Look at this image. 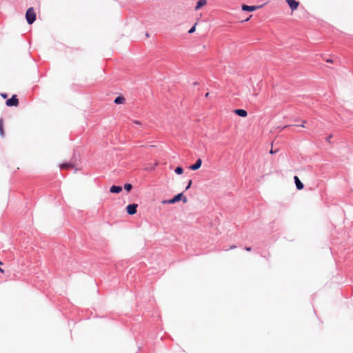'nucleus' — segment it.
<instances>
[{
    "mask_svg": "<svg viewBox=\"0 0 353 353\" xmlns=\"http://www.w3.org/2000/svg\"><path fill=\"white\" fill-rule=\"evenodd\" d=\"M137 208L138 205L137 203H130L125 207L126 213L129 215H134L137 212Z\"/></svg>",
    "mask_w": 353,
    "mask_h": 353,
    "instance_id": "nucleus-6",
    "label": "nucleus"
},
{
    "mask_svg": "<svg viewBox=\"0 0 353 353\" xmlns=\"http://www.w3.org/2000/svg\"><path fill=\"white\" fill-rule=\"evenodd\" d=\"M138 349H139V350H141V347L140 346H138Z\"/></svg>",
    "mask_w": 353,
    "mask_h": 353,
    "instance_id": "nucleus-31",
    "label": "nucleus"
},
{
    "mask_svg": "<svg viewBox=\"0 0 353 353\" xmlns=\"http://www.w3.org/2000/svg\"><path fill=\"white\" fill-rule=\"evenodd\" d=\"M233 112L236 115L243 118H245L248 116V112L245 109L242 108H236L233 110Z\"/></svg>",
    "mask_w": 353,
    "mask_h": 353,
    "instance_id": "nucleus-9",
    "label": "nucleus"
},
{
    "mask_svg": "<svg viewBox=\"0 0 353 353\" xmlns=\"http://www.w3.org/2000/svg\"><path fill=\"white\" fill-rule=\"evenodd\" d=\"M332 134H330L328 137H327V138H326L327 141L330 142V139L332 138Z\"/></svg>",
    "mask_w": 353,
    "mask_h": 353,
    "instance_id": "nucleus-23",
    "label": "nucleus"
},
{
    "mask_svg": "<svg viewBox=\"0 0 353 353\" xmlns=\"http://www.w3.org/2000/svg\"><path fill=\"white\" fill-rule=\"evenodd\" d=\"M183 172H184V169L181 165H178L174 169V172L178 175L182 174L183 173Z\"/></svg>",
    "mask_w": 353,
    "mask_h": 353,
    "instance_id": "nucleus-15",
    "label": "nucleus"
},
{
    "mask_svg": "<svg viewBox=\"0 0 353 353\" xmlns=\"http://www.w3.org/2000/svg\"><path fill=\"white\" fill-rule=\"evenodd\" d=\"M243 249L247 252H250L252 250V247L245 246Z\"/></svg>",
    "mask_w": 353,
    "mask_h": 353,
    "instance_id": "nucleus-22",
    "label": "nucleus"
},
{
    "mask_svg": "<svg viewBox=\"0 0 353 353\" xmlns=\"http://www.w3.org/2000/svg\"><path fill=\"white\" fill-rule=\"evenodd\" d=\"M192 85H193L194 86H196V85H199V83H198L197 81H195V82H194V83H192Z\"/></svg>",
    "mask_w": 353,
    "mask_h": 353,
    "instance_id": "nucleus-26",
    "label": "nucleus"
},
{
    "mask_svg": "<svg viewBox=\"0 0 353 353\" xmlns=\"http://www.w3.org/2000/svg\"><path fill=\"white\" fill-rule=\"evenodd\" d=\"M294 181L296 185V188L298 190H301L304 188V185L303 182L300 180L298 176H294Z\"/></svg>",
    "mask_w": 353,
    "mask_h": 353,
    "instance_id": "nucleus-10",
    "label": "nucleus"
},
{
    "mask_svg": "<svg viewBox=\"0 0 353 353\" xmlns=\"http://www.w3.org/2000/svg\"><path fill=\"white\" fill-rule=\"evenodd\" d=\"M77 165V159L75 157V155L74 154L69 161H65L61 163L59 168L61 170H69L72 168H75V170H77V169L76 168Z\"/></svg>",
    "mask_w": 353,
    "mask_h": 353,
    "instance_id": "nucleus-2",
    "label": "nucleus"
},
{
    "mask_svg": "<svg viewBox=\"0 0 353 353\" xmlns=\"http://www.w3.org/2000/svg\"><path fill=\"white\" fill-rule=\"evenodd\" d=\"M123 190L122 186L121 185H112L110 188V192L112 194H119Z\"/></svg>",
    "mask_w": 353,
    "mask_h": 353,
    "instance_id": "nucleus-11",
    "label": "nucleus"
},
{
    "mask_svg": "<svg viewBox=\"0 0 353 353\" xmlns=\"http://www.w3.org/2000/svg\"><path fill=\"white\" fill-rule=\"evenodd\" d=\"M0 95L3 98V99H7L8 97V94L6 93V92H2L0 94Z\"/></svg>",
    "mask_w": 353,
    "mask_h": 353,
    "instance_id": "nucleus-20",
    "label": "nucleus"
},
{
    "mask_svg": "<svg viewBox=\"0 0 353 353\" xmlns=\"http://www.w3.org/2000/svg\"><path fill=\"white\" fill-rule=\"evenodd\" d=\"M0 264H1V265H2V264H3V263H2L1 261H0Z\"/></svg>",
    "mask_w": 353,
    "mask_h": 353,
    "instance_id": "nucleus-32",
    "label": "nucleus"
},
{
    "mask_svg": "<svg viewBox=\"0 0 353 353\" xmlns=\"http://www.w3.org/2000/svg\"><path fill=\"white\" fill-rule=\"evenodd\" d=\"M236 248V246L235 245H231V246L230 247L229 250H233V249H234V248Z\"/></svg>",
    "mask_w": 353,
    "mask_h": 353,
    "instance_id": "nucleus-24",
    "label": "nucleus"
},
{
    "mask_svg": "<svg viewBox=\"0 0 353 353\" xmlns=\"http://www.w3.org/2000/svg\"><path fill=\"white\" fill-rule=\"evenodd\" d=\"M184 192H180L174 195L172 198L162 201L163 204H174L177 202L182 201L183 203L188 202L187 197L183 194Z\"/></svg>",
    "mask_w": 353,
    "mask_h": 353,
    "instance_id": "nucleus-1",
    "label": "nucleus"
},
{
    "mask_svg": "<svg viewBox=\"0 0 353 353\" xmlns=\"http://www.w3.org/2000/svg\"><path fill=\"white\" fill-rule=\"evenodd\" d=\"M192 185V180L190 179L188 182L186 187H185V191H187L188 190H189L191 188Z\"/></svg>",
    "mask_w": 353,
    "mask_h": 353,
    "instance_id": "nucleus-18",
    "label": "nucleus"
},
{
    "mask_svg": "<svg viewBox=\"0 0 353 353\" xmlns=\"http://www.w3.org/2000/svg\"><path fill=\"white\" fill-rule=\"evenodd\" d=\"M252 17V15H250L249 17H248L246 19L244 20V21H248Z\"/></svg>",
    "mask_w": 353,
    "mask_h": 353,
    "instance_id": "nucleus-27",
    "label": "nucleus"
},
{
    "mask_svg": "<svg viewBox=\"0 0 353 353\" xmlns=\"http://www.w3.org/2000/svg\"><path fill=\"white\" fill-rule=\"evenodd\" d=\"M125 98L122 95H119L115 97L114 103L117 105L123 104L125 103Z\"/></svg>",
    "mask_w": 353,
    "mask_h": 353,
    "instance_id": "nucleus-13",
    "label": "nucleus"
},
{
    "mask_svg": "<svg viewBox=\"0 0 353 353\" xmlns=\"http://www.w3.org/2000/svg\"><path fill=\"white\" fill-rule=\"evenodd\" d=\"M207 0H198L194 7L195 10H199L207 4Z\"/></svg>",
    "mask_w": 353,
    "mask_h": 353,
    "instance_id": "nucleus-12",
    "label": "nucleus"
},
{
    "mask_svg": "<svg viewBox=\"0 0 353 353\" xmlns=\"http://www.w3.org/2000/svg\"><path fill=\"white\" fill-rule=\"evenodd\" d=\"M196 25H197V23H195L190 29L188 31V34H193L195 30H196Z\"/></svg>",
    "mask_w": 353,
    "mask_h": 353,
    "instance_id": "nucleus-17",
    "label": "nucleus"
},
{
    "mask_svg": "<svg viewBox=\"0 0 353 353\" xmlns=\"http://www.w3.org/2000/svg\"><path fill=\"white\" fill-rule=\"evenodd\" d=\"M37 19V14L33 7H30L26 12V19L28 24H32Z\"/></svg>",
    "mask_w": 353,
    "mask_h": 353,
    "instance_id": "nucleus-3",
    "label": "nucleus"
},
{
    "mask_svg": "<svg viewBox=\"0 0 353 353\" xmlns=\"http://www.w3.org/2000/svg\"><path fill=\"white\" fill-rule=\"evenodd\" d=\"M332 61H333L332 59H327L326 60V62H327V63H332Z\"/></svg>",
    "mask_w": 353,
    "mask_h": 353,
    "instance_id": "nucleus-25",
    "label": "nucleus"
},
{
    "mask_svg": "<svg viewBox=\"0 0 353 353\" xmlns=\"http://www.w3.org/2000/svg\"><path fill=\"white\" fill-rule=\"evenodd\" d=\"M0 272L1 273H4V270L2 269L1 267H0Z\"/></svg>",
    "mask_w": 353,
    "mask_h": 353,
    "instance_id": "nucleus-28",
    "label": "nucleus"
},
{
    "mask_svg": "<svg viewBox=\"0 0 353 353\" xmlns=\"http://www.w3.org/2000/svg\"><path fill=\"white\" fill-rule=\"evenodd\" d=\"M285 2L288 3L289 8L292 10V12H294L296 10L299 6V1L296 0H285Z\"/></svg>",
    "mask_w": 353,
    "mask_h": 353,
    "instance_id": "nucleus-7",
    "label": "nucleus"
},
{
    "mask_svg": "<svg viewBox=\"0 0 353 353\" xmlns=\"http://www.w3.org/2000/svg\"><path fill=\"white\" fill-rule=\"evenodd\" d=\"M132 122L134 123V124H137V125H141L142 123L140 121H138V120H133Z\"/></svg>",
    "mask_w": 353,
    "mask_h": 353,
    "instance_id": "nucleus-21",
    "label": "nucleus"
},
{
    "mask_svg": "<svg viewBox=\"0 0 353 353\" xmlns=\"http://www.w3.org/2000/svg\"><path fill=\"white\" fill-rule=\"evenodd\" d=\"M307 123V122H306V121H305V120H304V121H302V123H301V124H298V123H296V124H294V125H295V126H301V127H305L304 123Z\"/></svg>",
    "mask_w": 353,
    "mask_h": 353,
    "instance_id": "nucleus-19",
    "label": "nucleus"
},
{
    "mask_svg": "<svg viewBox=\"0 0 353 353\" xmlns=\"http://www.w3.org/2000/svg\"><path fill=\"white\" fill-rule=\"evenodd\" d=\"M265 5V3L261 4V5H252V6L243 4L241 6V10L245 12H254L255 10H257L260 8H262Z\"/></svg>",
    "mask_w": 353,
    "mask_h": 353,
    "instance_id": "nucleus-4",
    "label": "nucleus"
},
{
    "mask_svg": "<svg viewBox=\"0 0 353 353\" xmlns=\"http://www.w3.org/2000/svg\"><path fill=\"white\" fill-rule=\"evenodd\" d=\"M208 96H209V93H208V92H207V93L205 94V97H208Z\"/></svg>",
    "mask_w": 353,
    "mask_h": 353,
    "instance_id": "nucleus-30",
    "label": "nucleus"
},
{
    "mask_svg": "<svg viewBox=\"0 0 353 353\" xmlns=\"http://www.w3.org/2000/svg\"><path fill=\"white\" fill-rule=\"evenodd\" d=\"M201 165H202V159L201 158H198L196 160L194 163H193L189 166V169L191 170H193V171H196L201 168Z\"/></svg>",
    "mask_w": 353,
    "mask_h": 353,
    "instance_id": "nucleus-8",
    "label": "nucleus"
},
{
    "mask_svg": "<svg viewBox=\"0 0 353 353\" xmlns=\"http://www.w3.org/2000/svg\"><path fill=\"white\" fill-rule=\"evenodd\" d=\"M145 36H146L147 37H150L149 33H148V32H146V33H145Z\"/></svg>",
    "mask_w": 353,
    "mask_h": 353,
    "instance_id": "nucleus-29",
    "label": "nucleus"
},
{
    "mask_svg": "<svg viewBox=\"0 0 353 353\" xmlns=\"http://www.w3.org/2000/svg\"><path fill=\"white\" fill-rule=\"evenodd\" d=\"M132 185L130 183H125L124 185H123V189L127 192H130L132 190Z\"/></svg>",
    "mask_w": 353,
    "mask_h": 353,
    "instance_id": "nucleus-16",
    "label": "nucleus"
},
{
    "mask_svg": "<svg viewBox=\"0 0 353 353\" xmlns=\"http://www.w3.org/2000/svg\"><path fill=\"white\" fill-rule=\"evenodd\" d=\"M19 104V99L17 94H12L9 99L6 101V105L8 107H17Z\"/></svg>",
    "mask_w": 353,
    "mask_h": 353,
    "instance_id": "nucleus-5",
    "label": "nucleus"
},
{
    "mask_svg": "<svg viewBox=\"0 0 353 353\" xmlns=\"http://www.w3.org/2000/svg\"><path fill=\"white\" fill-rule=\"evenodd\" d=\"M0 136L3 138L5 137V131L3 128V119L0 118Z\"/></svg>",
    "mask_w": 353,
    "mask_h": 353,
    "instance_id": "nucleus-14",
    "label": "nucleus"
}]
</instances>
